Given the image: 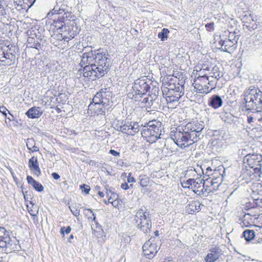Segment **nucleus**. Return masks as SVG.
Here are the masks:
<instances>
[{"label":"nucleus","instance_id":"nucleus-7","mask_svg":"<svg viewBox=\"0 0 262 262\" xmlns=\"http://www.w3.org/2000/svg\"><path fill=\"white\" fill-rule=\"evenodd\" d=\"M18 242L14 238L10 237L9 233L5 228L1 229L0 232V248L6 253H11L12 251H18L20 246Z\"/></svg>","mask_w":262,"mask_h":262},{"label":"nucleus","instance_id":"nucleus-22","mask_svg":"<svg viewBox=\"0 0 262 262\" xmlns=\"http://www.w3.org/2000/svg\"><path fill=\"white\" fill-rule=\"evenodd\" d=\"M42 114L43 111L38 106H33L29 108L26 113V116L30 119L38 118Z\"/></svg>","mask_w":262,"mask_h":262},{"label":"nucleus","instance_id":"nucleus-31","mask_svg":"<svg viewBox=\"0 0 262 262\" xmlns=\"http://www.w3.org/2000/svg\"><path fill=\"white\" fill-rule=\"evenodd\" d=\"M169 33V31L168 29L163 28L161 32L158 33V37L161 41H164L167 39Z\"/></svg>","mask_w":262,"mask_h":262},{"label":"nucleus","instance_id":"nucleus-14","mask_svg":"<svg viewBox=\"0 0 262 262\" xmlns=\"http://www.w3.org/2000/svg\"><path fill=\"white\" fill-rule=\"evenodd\" d=\"M144 254L148 258H151L159 250L158 245L151 238L146 242L142 247Z\"/></svg>","mask_w":262,"mask_h":262},{"label":"nucleus","instance_id":"nucleus-30","mask_svg":"<svg viewBox=\"0 0 262 262\" xmlns=\"http://www.w3.org/2000/svg\"><path fill=\"white\" fill-rule=\"evenodd\" d=\"M27 146L30 152H35L39 150L37 146L35 145V142L33 140H28L27 142Z\"/></svg>","mask_w":262,"mask_h":262},{"label":"nucleus","instance_id":"nucleus-1","mask_svg":"<svg viewBox=\"0 0 262 262\" xmlns=\"http://www.w3.org/2000/svg\"><path fill=\"white\" fill-rule=\"evenodd\" d=\"M106 55L101 50L83 53L79 63L78 73L88 81H96L103 77L109 71Z\"/></svg>","mask_w":262,"mask_h":262},{"label":"nucleus","instance_id":"nucleus-46","mask_svg":"<svg viewBox=\"0 0 262 262\" xmlns=\"http://www.w3.org/2000/svg\"><path fill=\"white\" fill-rule=\"evenodd\" d=\"M28 183L32 186L36 182L35 181L32 177L27 176V178Z\"/></svg>","mask_w":262,"mask_h":262},{"label":"nucleus","instance_id":"nucleus-63","mask_svg":"<svg viewBox=\"0 0 262 262\" xmlns=\"http://www.w3.org/2000/svg\"><path fill=\"white\" fill-rule=\"evenodd\" d=\"M70 238H73V235H71Z\"/></svg>","mask_w":262,"mask_h":262},{"label":"nucleus","instance_id":"nucleus-16","mask_svg":"<svg viewBox=\"0 0 262 262\" xmlns=\"http://www.w3.org/2000/svg\"><path fill=\"white\" fill-rule=\"evenodd\" d=\"M183 89H170L168 90L166 94V100L168 108L172 107L170 104L174 102H177L183 95Z\"/></svg>","mask_w":262,"mask_h":262},{"label":"nucleus","instance_id":"nucleus-26","mask_svg":"<svg viewBox=\"0 0 262 262\" xmlns=\"http://www.w3.org/2000/svg\"><path fill=\"white\" fill-rule=\"evenodd\" d=\"M223 103L221 98L219 96H212L209 105L214 108H217L220 107Z\"/></svg>","mask_w":262,"mask_h":262},{"label":"nucleus","instance_id":"nucleus-45","mask_svg":"<svg viewBox=\"0 0 262 262\" xmlns=\"http://www.w3.org/2000/svg\"><path fill=\"white\" fill-rule=\"evenodd\" d=\"M64 227H62L60 229V232L61 233V234H64V233L65 232L66 234H69L71 230V228L70 226H68L66 228L65 231H64Z\"/></svg>","mask_w":262,"mask_h":262},{"label":"nucleus","instance_id":"nucleus-23","mask_svg":"<svg viewBox=\"0 0 262 262\" xmlns=\"http://www.w3.org/2000/svg\"><path fill=\"white\" fill-rule=\"evenodd\" d=\"M107 96V93L102 90L97 92L94 96L92 102L91 103L93 104H106L104 98Z\"/></svg>","mask_w":262,"mask_h":262},{"label":"nucleus","instance_id":"nucleus-19","mask_svg":"<svg viewBox=\"0 0 262 262\" xmlns=\"http://www.w3.org/2000/svg\"><path fill=\"white\" fill-rule=\"evenodd\" d=\"M139 97L134 98L135 101L137 105L140 108H145L146 110L150 107L152 104L151 99H149L146 94L138 96Z\"/></svg>","mask_w":262,"mask_h":262},{"label":"nucleus","instance_id":"nucleus-17","mask_svg":"<svg viewBox=\"0 0 262 262\" xmlns=\"http://www.w3.org/2000/svg\"><path fill=\"white\" fill-rule=\"evenodd\" d=\"M244 26L249 30H254L257 28L258 24L256 16L251 13L245 14L242 18Z\"/></svg>","mask_w":262,"mask_h":262},{"label":"nucleus","instance_id":"nucleus-34","mask_svg":"<svg viewBox=\"0 0 262 262\" xmlns=\"http://www.w3.org/2000/svg\"><path fill=\"white\" fill-rule=\"evenodd\" d=\"M109 187L108 185H105L104 186V190L105 193L106 194L107 196L108 197V202H110L112 199H114L116 196V194L113 192L111 189H108Z\"/></svg>","mask_w":262,"mask_h":262},{"label":"nucleus","instance_id":"nucleus-15","mask_svg":"<svg viewBox=\"0 0 262 262\" xmlns=\"http://www.w3.org/2000/svg\"><path fill=\"white\" fill-rule=\"evenodd\" d=\"M191 189L195 193L200 195L208 193V188H205V181L200 178L192 179Z\"/></svg>","mask_w":262,"mask_h":262},{"label":"nucleus","instance_id":"nucleus-18","mask_svg":"<svg viewBox=\"0 0 262 262\" xmlns=\"http://www.w3.org/2000/svg\"><path fill=\"white\" fill-rule=\"evenodd\" d=\"M107 104L90 103L88 107V113L91 116L105 115Z\"/></svg>","mask_w":262,"mask_h":262},{"label":"nucleus","instance_id":"nucleus-21","mask_svg":"<svg viewBox=\"0 0 262 262\" xmlns=\"http://www.w3.org/2000/svg\"><path fill=\"white\" fill-rule=\"evenodd\" d=\"M262 161V156L258 154H248L244 158V164H256Z\"/></svg>","mask_w":262,"mask_h":262},{"label":"nucleus","instance_id":"nucleus-37","mask_svg":"<svg viewBox=\"0 0 262 262\" xmlns=\"http://www.w3.org/2000/svg\"><path fill=\"white\" fill-rule=\"evenodd\" d=\"M32 186L37 191L41 192L43 190V186L37 181H36V182L32 185Z\"/></svg>","mask_w":262,"mask_h":262},{"label":"nucleus","instance_id":"nucleus-56","mask_svg":"<svg viewBox=\"0 0 262 262\" xmlns=\"http://www.w3.org/2000/svg\"><path fill=\"white\" fill-rule=\"evenodd\" d=\"M121 187L123 189L126 190V189H127L128 188V184L126 183H122L121 184Z\"/></svg>","mask_w":262,"mask_h":262},{"label":"nucleus","instance_id":"nucleus-36","mask_svg":"<svg viewBox=\"0 0 262 262\" xmlns=\"http://www.w3.org/2000/svg\"><path fill=\"white\" fill-rule=\"evenodd\" d=\"M192 179H189L186 181L181 182V185L183 188L191 189Z\"/></svg>","mask_w":262,"mask_h":262},{"label":"nucleus","instance_id":"nucleus-24","mask_svg":"<svg viewBox=\"0 0 262 262\" xmlns=\"http://www.w3.org/2000/svg\"><path fill=\"white\" fill-rule=\"evenodd\" d=\"M222 179L221 177H215L211 181V185L207 186L206 185L207 188H208V193H209L212 191H216L219 189V186L221 184Z\"/></svg>","mask_w":262,"mask_h":262},{"label":"nucleus","instance_id":"nucleus-5","mask_svg":"<svg viewBox=\"0 0 262 262\" xmlns=\"http://www.w3.org/2000/svg\"><path fill=\"white\" fill-rule=\"evenodd\" d=\"M171 138L181 147H187L196 142L190 134L183 128V124L179 125L171 134Z\"/></svg>","mask_w":262,"mask_h":262},{"label":"nucleus","instance_id":"nucleus-32","mask_svg":"<svg viewBox=\"0 0 262 262\" xmlns=\"http://www.w3.org/2000/svg\"><path fill=\"white\" fill-rule=\"evenodd\" d=\"M84 214L88 216V219H92L96 225L98 224L97 222L96 221L95 215L91 209H85L84 210Z\"/></svg>","mask_w":262,"mask_h":262},{"label":"nucleus","instance_id":"nucleus-35","mask_svg":"<svg viewBox=\"0 0 262 262\" xmlns=\"http://www.w3.org/2000/svg\"><path fill=\"white\" fill-rule=\"evenodd\" d=\"M30 169L32 172L37 176H38L40 174V168L38 167V165H29Z\"/></svg>","mask_w":262,"mask_h":262},{"label":"nucleus","instance_id":"nucleus-43","mask_svg":"<svg viewBox=\"0 0 262 262\" xmlns=\"http://www.w3.org/2000/svg\"><path fill=\"white\" fill-rule=\"evenodd\" d=\"M70 210L72 212L73 214L76 217L80 215V211L77 209H73V208L70 207Z\"/></svg>","mask_w":262,"mask_h":262},{"label":"nucleus","instance_id":"nucleus-20","mask_svg":"<svg viewBox=\"0 0 262 262\" xmlns=\"http://www.w3.org/2000/svg\"><path fill=\"white\" fill-rule=\"evenodd\" d=\"M222 254V250L219 247H215L209 250V252L205 258L206 262H214Z\"/></svg>","mask_w":262,"mask_h":262},{"label":"nucleus","instance_id":"nucleus-13","mask_svg":"<svg viewBox=\"0 0 262 262\" xmlns=\"http://www.w3.org/2000/svg\"><path fill=\"white\" fill-rule=\"evenodd\" d=\"M150 88V85L147 83L146 79L138 78L135 81L133 86L135 92L134 98L139 97V96H142V95L146 94Z\"/></svg>","mask_w":262,"mask_h":262},{"label":"nucleus","instance_id":"nucleus-28","mask_svg":"<svg viewBox=\"0 0 262 262\" xmlns=\"http://www.w3.org/2000/svg\"><path fill=\"white\" fill-rule=\"evenodd\" d=\"M28 44L30 48L39 49L40 48V43L37 39L33 37H29L27 40Z\"/></svg>","mask_w":262,"mask_h":262},{"label":"nucleus","instance_id":"nucleus-58","mask_svg":"<svg viewBox=\"0 0 262 262\" xmlns=\"http://www.w3.org/2000/svg\"><path fill=\"white\" fill-rule=\"evenodd\" d=\"M55 109L56 111L57 112V113H60L61 112V109L57 106L55 107Z\"/></svg>","mask_w":262,"mask_h":262},{"label":"nucleus","instance_id":"nucleus-25","mask_svg":"<svg viewBox=\"0 0 262 262\" xmlns=\"http://www.w3.org/2000/svg\"><path fill=\"white\" fill-rule=\"evenodd\" d=\"M201 204L199 202L193 201L189 203L187 206V211L189 214H192L193 212L197 211L199 212L200 209Z\"/></svg>","mask_w":262,"mask_h":262},{"label":"nucleus","instance_id":"nucleus-55","mask_svg":"<svg viewBox=\"0 0 262 262\" xmlns=\"http://www.w3.org/2000/svg\"><path fill=\"white\" fill-rule=\"evenodd\" d=\"M52 176L55 180H58L60 178V176L56 172L52 173Z\"/></svg>","mask_w":262,"mask_h":262},{"label":"nucleus","instance_id":"nucleus-62","mask_svg":"<svg viewBox=\"0 0 262 262\" xmlns=\"http://www.w3.org/2000/svg\"><path fill=\"white\" fill-rule=\"evenodd\" d=\"M28 6L30 7V6H31L32 5V3H30L29 4H28Z\"/></svg>","mask_w":262,"mask_h":262},{"label":"nucleus","instance_id":"nucleus-12","mask_svg":"<svg viewBox=\"0 0 262 262\" xmlns=\"http://www.w3.org/2000/svg\"><path fill=\"white\" fill-rule=\"evenodd\" d=\"M162 84L167 90L183 89L182 82H180L179 78L173 75H166L162 78Z\"/></svg>","mask_w":262,"mask_h":262},{"label":"nucleus","instance_id":"nucleus-33","mask_svg":"<svg viewBox=\"0 0 262 262\" xmlns=\"http://www.w3.org/2000/svg\"><path fill=\"white\" fill-rule=\"evenodd\" d=\"M149 178L145 176H140L139 177V183L140 185L144 187L148 186L149 184Z\"/></svg>","mask_w":262,"mask_h":262},{"label":"nucleus","instance_id":"nucleus-44","mask_svg":"<svg viewBox=\"0 0 262 262\" xmlns=\"http://www.w3.org/2000/svg\"><path fill=\"white\" fill-rule=\"evenodd\" d=\"M249 167L251 169H253V172L250 170V172H252V173H258L260 170V167H254L253 166H250V165H249Z\"/></svg>","mask_w":262,"mask_h":262},{"label":"nucleus","instance_id":"nucleus-48","mask_svg":"<svg viewBox=\"0 0 262 262\" xmlns=\"http://www.w3.org/2000/svg\"><path fill=\"white\" fill-rule=\"evenodd\" d=\"M29 164H37V156H33L30 160Z\"/></svg>","mask_w":262,"mask_h":262},{"label":"nucleus","instance_id":"nucleus-50","mask_svg":"<svg viewBox=\"0 0 262 262\" xmlns=\"http://www.w3.org/2000/svg\"><path fill=\"white\" fill-rule=\"evenodd\" d=\"M5 13V9L2 4V2L0 1V16L3 15Z\"/></svg>","mask_w":262,"mask_h":262},{"label":"nucleus","instance_id":"nucleus-52","mask_svg":"<svg viewBox=\"0 0 262 262\" xmlns=\"http://www.w3.org/2000/svg\"><path fill=\"white\" fill-rule=\"evenodd\" d=\"M6 167L10 170L13 178L14 179V181H15L17 179V178H16V176L15 175V173L13 172V170L10 166H6Z\"/></svg>","mask_w":262,"mask_h":262},{"label":"nucleus","instance_id":"nucleus-42","mask_svg":"<svg viewBox=\"0 0 262 262\" xmlns=\"http://www.w3.org/2000/svg\"><path fill=\"white\" fill-rule=\"evenodd\" d=\"M6 111H8L9 114H11L10 112L7 110V108L5 106H0V112L2 113L5 117L7 116Z\"/></svg>","mask_w":262,"mask_h":262},{"label":"nucleus","instance_id":"nucleus-57","mask_svg":"<svg viewBox=\"0 0 262 262\" xmlns=\"http://www.w3.org/2000/svg\"><path fill=\"white\" fill-rule=\"evenodd\" d=\"M257 120L258 122L262 123V115H260V116L258 117L257 115Z\"/></svg>","mask_w":262,"mask_h":262},{"label":"nucleus","instance_id":"nucleus-61","mask_svg":"<svg viewBox=\"0 0 262 262\" xmlns=\"http://www.w3.org/2000/svg\"><path fill=\"white\" fill-rule=\"evenodd\" d=\"M221 167H222L224 169V170H225V167H224L222 165L220 166L219 167V168H220L219 170H220V169H221V168H220ZM224 171H225V170H224V171H223V172H224Z\"/></svg>","mask_w":262,"mask_h":262},{"label":"nucleus","instance_id":"nucleus-49","mask_svg":"<svg viewBox=\"0 0 262 262\" xmlns=\"http://www.w3.org/2000/svg\"><path fill=\"white\" fill-rule=\"evenodd\" d=\"M109 153L115 157H119L120 156V152L114 149H111L109 151Z\"/></svg>","mask_w":262,"mask_h":262},{"label":"nucleus","instance_id":"nucleus-64","mask_svg":"<svg viewBox=\"0 0 262 262\" xmlns=\"http://www.w3.org/2000/svg\"><path fill=\"white\" fill-rule=\"evenodd\" d=\"M104 203H105V204H107V201H106V200L104 201Z\"/></svg>","mask_w":262,"mask_h":262},{"label":"nucleus","instance_id":"nucleus-9","mask_svg":"<svg viewBox=\"0 0 262 262\" xmlns=\"http://www.w3.org/2000/svg\"><path fill=\"white\" fill-rule=\"evenodd\" d=\"M146 128H144L142 133V137L148 142H155L160 135L159 122L152 120L148 123Z\"/></svg>","mask_w":262,"mask_h":262},{"label":"nucleus","instance_id":"nucleus-40","mask_svg":"<svg viewBox=\"0 0 262 262\" xmlns=\"http://www.w3.org/2000/svg\"><path fill=\"white\" fill-rule=\"evenodd\" d=\"M257 115H258V113H255L252 116H248L247 118L248 123L251 124L254 122V120H257Z\"/></svg>","mask_w":262,"mask_h":262},{"label":"nucleus","instance_id":"nucleus-8","mask_svg":"<svg viewBox=\"0 0 262 262\" xmlns=\"http://www.w3.org/2000/svg\"><path fill=\"white\" fill-rule=\"evenodd\" d=\"M14 47L5 42H0V62L4 66H10L15 59Z\"/></svg>","mask_w":262,"mask_h":262},{"label":"nucleus","instance_id":"nucleus-59","mask_svg":"<svg viewBox=\"0 0 262 262\" xmlns=\"http://www.w3.org/2000/svg\"><path fill=\"white\" fill-rule=\"evenodd\" d=\"M108 203H111L112 204V205L114 206H115L116 205V203H115V202H111L110 201V202H108Z\"/></svg>","mask_w":262,"mask_h":262},{"label":"nucleus","instance_id":"nucleus-6","mask_svg":"<svg viewBox=\"0 0 262 262\" xmlns=\"http://www.w3.org/2000/svg\"><path fill=\"white\" fill-rule=\"evenodd\" d=\"M134 221L137 227L143 233L147 234L150 231L151 228V222L149 214L147 212V209L141 208L136 212Z\"/></svg>","mask_w":262,"mask_h":262},{"label":"nucleus","instance_id":"nucleus-2","mask_svg":"<svg viewBox=\"0 0 262 262\" xmlns=\"http://www.w3.org/2000/svg\"><path fill=\"white\" fill-rule=\"evenodd\" d=\"M76 18L72 12L67 11L62 16L53 19L51 27L54 30L59 31L51 36L53 45L62 50L69 47V42L78 36L81 30L76 22Z\"/></svg>","mask_w":262,"mask_h":262},{"label":"nucleus","instance_id":"nucleus-51","mask_svg":"<svg viewBox=\"0 0 262 262\" xmlns=\"http://www.w3.org/2000/svg\"><path fill=\"white\" fill-rule=\"evenodd\" d=\"M100 188L99 186H97L96 187V189L98 190V193L99 195V196L101 198H103L104 196V193L103 191H100Z\"/></svg>","mask_w":262,"mask_h":262},{"label":"nucleus","instance_id":"nucleus-27","mask_svg":"<svg viewBox=\"0 0 262 262\" xmlns=\"http://www.w3.org/2000/svg\"><path fill=\"white\" fill-rule=\"evenodd\" d=\"M198 167L200 166V165H196ZM200 167L202 170V172L203 174H205L208 176L210 175H217V171L218 170L215 169L214 171V172L212 173L213 169L209 166H207V165H200Z\"/></svg>","mask_w":262,"mask_h":262},{"label":"nucleus","instance_id":"nucleus-38","mask_svg":"<svg viewBox=\"0 0 262 262\" xmlns=\"http://www.w3.org/2000/svg\"><path fill=\"white\" fill-rule=\"evenodd\" d=\"M205 28L207 31L211 32L214 29V23H210L205 25Z\"/></svg>","mask_w":262,"mask_h":262},{"label":"nucleus","instance_id":"nucleus-53","mask_svg":"<svg viewBox=\"0 0 262 262\" xmlns=\"http://www.w3.org/2000/svg\"><path fill=\"white\" fill-rule=\"evenodd\" d=\"M29 210V212L30 213V214L32 215V216H35L37 214V213H38V210H34V209H28Z\"/></svg>","mask_w":262,"mask_h":262},{"label":"nucleus","instance_id":"nucleus-54","mask_svg":"<svg viewBox=\"0 0 262 262\" xmlns=\"http://www.w3.org/2000/svg\"><path fill=\"white\" fill-rule=\"evenodd\" d=\"M131 174L130 173H129V175L127 177V181L128 183H131V182H135V179H134V177H132L130 176Z\"/></svg>","mask_w":262,"mask_h":262},{"label":"nucleus","instance_id":"nucleus-10","mask_svg":"<svg viewBox=\"0 0 262 262\" xmlns=\"http://www.w3.org/2000/svg\"><path fill=\"white\" fill-rule=\"evenodd\" d=\"M238 37L234 32H229L228 38L223 39L220 37L219 44L220 48L224 52L231 53L233 52L237 48Z\"/></svg>","mask_w":262,"mask_h":262},{"label":"nucleus","instance_id":"nucleus-47","mask_svg":"<svg viewBox=\"0 0 262 262\" xmlns=\"http://www.w3.org/2000/svg\"><path fill=\"white\" fill-rule=\"evenodd\" d=\"M162 172H161V171L160 170H159L158 171H154L151 173V175H152V177H162Z\"/></svg>","mask_w":262,"mask_h":262},{"label":"nucleus","instance_id":"nucleus-4","mask_svg":"<svg viewBox=\"0 0 262 262\" xmlns=\"http://www.w3.org/2000/svg\"><path fill=\"white\" fill-rule=\"evenodd\" d=\"M245 107L248 111L262 110V91L257 89L249 88L244 93Z\"/></svg>","mask_w":262,"mask_h":262},{"label":"nucleus","instance_id":"nucleus-39","mask_svg":"<svg viewBox=\"0 0 262 262\" xmlns=\"http://www.w3.org/2000/svg\"><path fill=\"white\" fill-rule=\"evenodd\" d=\"M53 14H58L59 15V16H60L61 14H62V13L63 12H64V13L66 12H64V10L63 9H62V8H59L58 10H55V9H53L52 11L51 12ZM63 15H62L61 16H62Z\"/></svg>","mask_w":262,"mask_h":262},{"label":"nucleus","instance_id":"nucleus-3","mask_svg":"<svg viewBox=\"0 0 262 262\" xmlns=\"http://www.w3.org/2000/svg\"><path fill=\"white\" fill-rule=\"evenodd\" d=\"M193 74L195 77L192 85L195 92L201 94H207L215 89L222 76L220 68L208 60L205 61L201 66H195Z\"/></svg>","mask_w":262,"mask_h":262},{"label":"nucleus","instance_id":"nucleus-41","mask_svg":"<svg viewBox=\"0 0 262 262\" xmlns=\"http://www.w3.org/2000/svg\"><path fill=\"white\" fill-rule=\"evenodd\" d=\"M80 188L82 191L84 192L86 194H88L90 190V187L89 185L83 184L80 186Z\"/></svg>","mask_w":262,"mask_h":262},{"label":"nucleus","instance_id":"nucleus-29","mask_svg":"<svg viewBox=\"0 0 262 262\" xmlns=\"http://www.w3.org/2000/svg\"><path fill=\"white\" fill-rule=\"evenodd\" d=\"M243 236L247 241H250L255 236L254 231L252 230H246L243 233Z\"/></svg>","mask_w":262,"mask_h":262},{"label":"nucleus","instance_id":"nucleus-11","mask_svg":"<svg viewBox=\"0 0 262 262\" xmlns=\"http://www.w3.org/2000/svg\"><path fill=\"white\" fill-rule=\"evenodd\" d=\"M183 128L190 134L192 140L197 142L200 139L201 132L204 128L203 122L198 120L192 121L185 125L183 124Z\"/></svg>","mask_w":262,"mask_h":262},{"label":"nucleus","instance_id":"nucleus-60","mask_svg":"<svg viewBox=\"0 0 262 262\" xmlns=\"http://www.w3.org/2000/svg\"><path fill=\"white\" fill-rule=\"evenodd\" d=\"M155 235H156V236H158V235H159V232H158V231H156L155 232Z\"/></svg>","mask_w":262,"mask_h":262}]
</instances>
